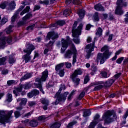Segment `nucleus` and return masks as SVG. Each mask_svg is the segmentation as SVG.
Wrapping results in <instances>:
<instances>
[{
  "label": "nucleus",
  "instance_id": "nucleus-1",
  "mask_svg": "<svg viewBox=\"0 0 128 128\" xmlns=\"http://www.w3.org/2000/svg\"><path fill=\"white\" fill-rule=\"evenodd\" d=\"M14 112V110L10 111H0V122L1 124H8V122H10V118H12V114Z\"/></svg>",
  "mask_w": 128,
  "mask_h": 128
},
{
  "label": "nucleus",
  "instance_id": "nucleus-2",
  "mask_svg": "<svg viewBox=\"0 0 128 128\" xmlns=\"http://www.w3.org/2000/svg\"><path fill=\"white\" fill-rule=\"evenodd\" d=\"M113 115V118H110ZM102 118L104 121V124H110L112 122H114V119L116 118V115L114 114L112 111L108 110L104 113V115L102 116Z\"/></svg>",
  "mask_w": 128,
  "mask_h": 128
},
{
  "label": "nucleus",
  "instance_id": "nucleus-3",
  "mask_svg": "<svg viewBox=\"0 0 128 128\" xmlns=\"http://www.w3.org/2000/svg\"><path fill=\"white\" fill-rule=\"evenodd\" d=\"M48 77V69H46L42 72V76L40 78H37L35 79L34 81L36 82L34 83V86H36L37 88H41L42 86V82H46Z\"/></svg>",
  "mask_w": 128,
  "mask_h": 128
},
{
  "label": "nucleus",
  "instance_id": "nucleus-4",
  "mask_svg": "<svg viewBox=\"0 0 128 128\" xmlns=\"http://www.w3.org/2000/svg\"><path fill=\"white\" fill-rule=\"evenodd\" d=\"M77 26L78 22H74L72 25V30L73 38H76L78 36H80L82 34V28H84V24L82 23L80 24L77 28L76 29Z\"/></svg>",
  "mask_w": 128,
  "mask_h": 128
},
{
  "label": "nucleus",
  "instance_id": "nucleus-5",
  "mask_svg": "<svg viewBox=\"0 0 128 128\" xmlns=\"http://www.w3.org/2000/svg\"><path fill=\"white\" fill-rule=\"evenodd\" d=\"M116 6L115 10V14L118 16H122L124 14V10H122L123 6H126L128 3L126 2H124V0H118L116 2Z\"/></svg>",
  "mask_w": 128,
  "mask_h": 128
},
{
  "label": "nucleus",
  "instance_id": "nucleus-6",
  "mask_svg": "<svg viewBox=\"0 0 128 128\" xmlns=\"http://www.w3.org/2000/svg\"><path fill=\"white\" fill-rule=\"evenodd\" d=\"M85 50L86 52L85 58L87 60H89L90 56L94 54L92 52L94 50V42L87 44L86 46Z\"/></svg>",
  "mask_w": 128,
  "mask_h": 128
},
{
  "label": "nucleus",
  "instance_id": "nucleus-7",
  "mask_svg": "<svg viewBox=\"0 0 128 128\" xmlns=\"http://www.w3.org/2000/svg\"><path fill=\"white\" fill-rule=\"evenodd\" d=\"M78 54V51L76 50V48L74 46V44H72L70 49H68L65 52L64 54V58L70 59L72 58V54Z\"/></svg>",
  "mask_w": 128,
  "mask_h": 128
},
{
  "label": "nucleus",
  "instance_id": "nucleus-8",
  "mask_svg": "<svg viewBox=\"0 0 128 128\" xmlns=\"http://www.w3.org/2000/svg\"><path fill=\"white\" fill-rule=\"evenodd\" d=\"M61 42L62 46L60 50V52L61 54H64V52H66V48H68V44H70L72 42V40H70V36H66V40H64L62 38L61 39Z\"/></svg>",
  "mask_w": 128,
  "mask_h": 128
},
{
  "label": "nucleus",
  "instance_id": "nucleus-9",
  "mask_svg": "<svg viewBox=\"0 0 128 128\" xmlns=\"http://www.w3.org/2000/svg\"><path fill=\"white\" fill-rule=\"evenodd\" d=\"M68 92H65L61 96H56V95L55 94L54 97L56 98V99L55 102H52V104L56 106L57 104H58L60 102H64V100H66V96H68Z\"/></svg>",
  "mask_w": 128,
  "mask_h": 128
},
{
  "label": "nucleus",
  "instance_id": "nucleus-10",
  "mask_svg": "<svg viewBox=\"0 0 128 128\" xmlns=\"http://www.w3.org/2000/svg\"><path fill=\"white\" fill-rule=\"evenodd\" d=\"M110 56L108 55H106V54H104V53L99 52L98 54L96 60L98 62L100 60V64H102L104 63L106 60H108Z\"/></svg>",
  "mask_w": 128,
  "mask_h": 128
},
{
  "label": "nucleus",
  "instance_id": "nucleus-11",
  "mask_svg": "<svg viewBox=\"0 0 128 128\" xmlns=\"http://www.w3.org/2000/svg\"><path fill=\"white\" fill-rule=\"evenodd\" d=\"M104 84V82L102 81L94 82L92 84V86H97L94 87V90L95 91L100 90H102V88H104V86L102 85Z\"/></svg>",
  "mask_w": 128,
  "mask_h": 128
},
{
  "label": "nucleus",
  "instance_id": "nucleus-12",
  "mask_svg": "<svg viewBox=\"0 0 128 128\" xmlns=\"http://www.w3.org/2000/svg\"><path fill=\"white\" fill-rule=\"evenodd\" d=\"M58 38V34L56 32H49L47 34V39L50 40V39L52 40Z\"/></svg>",
  "mask_w": 128,
  "mask_h": 128
},
{
  "label": "nucleus",
  "instance_id": "nucleus-13",
  "mask_svg": "<svg viewBox=\"0 0 128 128\" xmlns=\"http://www.w3.org/2000/svg\"><path fill=\"white\" fill-rule=\"evenodd\" d=\"M41 104H44L43 109L44 110H48V107L50 106V100L46 98H42L40 100Z\"/></svg>",
  "mask_w": 128,
  "mask_h": 128
},
{
  "label": "nucleus",
  "instance_id": "nucleus-14",
  "mask_svg": "<svg viewBox=\"0 0 128 128\" xmlns=\"http://www.w3.org/2000/svg\"><path fill=\"white\" fill-rule=\"evenodd\" d=\"M34 46L32 44H28L26 46V49L24 50V52L26 54H32V52L34 50Z\"/></svg>",
  "mask_w": 128,
  "mask_h": 128
},
{
  "label": "nucleus",
  "instance_id": "nucleus-15",
  "mask_svg": "<svg viewBox=\"0 0 128 128\" xmlns=\"http://www.w3.org/2000/svg\"><path fill=\"white\" fill-rule=\"evenodd\" d=\"M16 2L14 0L11 1L8 4V7L6 8L8 10H14L16 9Z\"/></svg>",
  "mask_w": 128,
  "mask_h": 128
},
{
  "label": "nucleus",
  "instance_id": "nucleus-16",
  "mask_svg": "<svg viewBox=\"0 0 128 128\" xmlns=\"http://www.w3.org/2000/svg\"><path fill=\"white\" fill-rule=\"evenodd\" d=\"M101 52H104L103 54H106L109 56H112V53L110 52V50H108V46L106 45L104 46V47L101 48Z\"/></svg>",
  "mask_w": 128,
  "mask_h": 128
},
{
  "label": "nucleus",
  "instance_id": "nucleus-17",
  "mask_svg": "<svg viewBox=\"0 0 128 128\" xmlns=\"http://www.w3.org/2000/svg\"><path fill=\"white\" fill-rule=\"evenodd\" d=\"M38 94H40V91L37 90H34L28 94L29 98H32V96H36Z\"/></svg>",
  "mask_w": 128,
  "mask_h": 128
},
{
  "label": "nucleus",
  "instance_id": "nucleus-18",
  "mask_svg": "<svg viewBox=\"0 0 128 128\" xmlns=\"http://www.w3.org/2000/svg\"><path fill=\"white\" fill-rule=\"evenodd\" d=\"M108 68H104L102 71H101L100 74L103 78H108L110 76V74H108Z\"/></svg>",
  "mask_w": 128,
  "mask_h": 128
},
{
  "label": "nucleus",
  "instance_id": "nucleus-19",
  "mask_svg": "<svg viewBox=\"0 0 128 128\" xmlns=\"http://www.w3.org/2000/svg\"><path fill=\"white\" fill-rule=\"evenodd\" d=\"M20 102V106H24L26 104V102H28V99H26V98H18L17 99V102Z\"/></svg>",
  "mask_w": 128,
  "mask_h": 128
},
{
  "label": "nucleus",
  "instance_id": "nucleus-20",
  "mask_svg": "<svg viewBox=\"0 0 128 128\" xmlns=\"http://www.w3.org/2000/svg\"><path fill=\"white\" fill-rule=\"evenodd\" d=\"M94 10L98 12H104V8L101 4H98L94 6Z\"/></svg>",
  "mask_w": 128,
  "mask_h": 128
},
{
  "label": "nucleus",
  "instance_id": "nucleus-21",
  "mask_svg": "<svg viewBox=\"0 0 128 128\" xmlns=\"http://www.w3.org/2000/svg\"><path fill=\"white\" fill-rule=\"evenodd\" d=\"M70 78L76 86H78V84H80V78H76V76H70Z\"/></svg>",
  "mask_w": 128,
  "mask_h": 128
},
{
  "label": "nucleus",
  "instance_id": "nucleus-22",
  "mask_svg": "<svg viewBox=\"0 0 128 128\" xmlns=\"http://www.w3.org/2000/svg\"><path fill=\"white\" fill-rule=\"evenodd\" d=\"M82 74V69L79 68L76 70L71 76H80Z\"/></svg>",
  "mask_w": 128,
  "mask_h": 128
},
{
  "label": "nucleus",
  "instance_id": "nucleus-23",
  "mask_svg": "<svg viewBox=\"0 0 128 128\" xmlns=\"http://www.w3.org/2000/svg\"><path fill=\"white\" fill-rule=\"evenodd\" d=\"M32 76V73H27L25 74L24 76L22 77V78L20 79V82H22L23 80H28V78H30Z\"/></svg>",
  "mask_w": 128,
  "mask_h": 128
},
{
  "label": "nucleus",
  "instance_id": "nucleus-24",
  "mask_svg": "<svg viewBox=\"0 0 128 128\" xmlns=\"http://www.w3.org/2000/svg\"><path fill=\"white\" fill-rule=\"evenodd\" d=\"M114 82V80L113 79H110L106 81V82H104V84H103L106 86V88H110V86H112V84Z\"/></svg>",
  "mask_w": 128,
  "mask_h": 128
},
{
  "label": "nucleus",
  "instance_id": "nucleus-25",
  "mask_svg": "<svg viewBox=\"0 0 128 128\" xmlns=\"http://www.w3.org/2000/svg\"><path fill=\"white\" fill-rule=\"evenodd\" d=\"M30 55V54L27 53L23 56L22 58L25 60L26 64L30 62L31 58Z\"/></svg>",
  "mask_w": 128,
  "mask_h": 128
},
{
  "label": "nucleus",
  "instance_id": "nucleus-26",
  "mask_svg": "<svg viewBox=\"0 0 128 128\" xmlns=\"http://www.w3.org/2000/svg\"><path fill=\"white\" fill-rule=\"evenodd\" d=\"M64 63H60V64H58L55 67V70L56 72H60V70H62L64 68Z\"/></svg>",
  "mask_w": 128,
  "mask_h": 128
},
{
  "label": "nucleus",
  "instance_id": "nucleus-27",
  "mask_svg": "<svg viewBox=\"0 0 128 128\" xmlns=\"http://www.w3.org/2000/svg\"><path fill=\"white\" fill-rule=\"evenodd\" d=\"M77 14L79 16L81 20H82L85 14V12L84 10L82 9V10H79L77 11Z\"/></svg>",
  "mask_w": 128,
  "mask_h": 128
},
{
  "label": "nucleus",
  "instance_id": "nucleus-28",
  "mask_svg": "<svg viewBox=\"0 0 128 128\" xmlns=\"http://www.w3.org/2000/svg\"><path fill=\"white\" fill-rule=\"evenodd\" d=\"M6 44V41L5 37L0 38V48H4Z\"/></svg>",
  "mask_w": 128,
  "mask_h": 128
},
{
  "label": "nucleus",
  "instance_id": "nucleus-29",
  "mask_svg": "<svg viewBox=\"0 0 128 128\" xmlns=\"http://www.w3.org/2000/svg\"><path fill=\"white\" fill-rule=\"evenodd\" d=\"M61 126L62 122H56L50 126V128H60Z\"/></svg>",
  "mask_w": 128,
  "mask_h": 128
},
{
  "label": "nucleus",
  "instance_id": "nucleus-30",
  "mask_svg": "<svg viewBox=\"0 0 128 128\" xmlns=\"http://www.w3.org/2000/svg\"><path fill=\"white\" fill-rule=\"evenodd\" d=\"M30 6H26L25 8H24L22 11L20 13V16H24V14H26V12H30Z\"/></svg>",
  "mask_w": 128,
  "mask_h": 128
},
{
  "label": "nucleus",
  "instance_id": "nucleus-31",
  "mask_svg": "<svg viewBox=\"0 0 128 128\" xmlns=\"http://www.w3.org/2000/svg\"><path fill=\"white\" fill-rule=\"evenodd\" d=\"M30 126L36 128V126L38 124V120H33L30 122Z\"/></svg>",
  "mask_w": 128,
  "mask_h": 128
},
{
  "label": "nucleus",
  "instance_id": "nucleus-32",
  "mask_svg": "<svg viewBox=\"0 0 128 128\" xmlns=\"http://www.w3.org/2000/svg\"><path fill=\"white\" fill-rule=\"evenodd\" d=\"M78 124V121L74 120L72 122H71L68 124L67 125V128H72V126H75V124Z\"/></svg>",
  "mask_w": 128,
  "mask_h": 128
},
{
  "label": "nucleus",
  "instance_id": "nucleus-33",
  "mask_svg": "<svg viewBox=\"0 0 128 128\" xmlns=\"http://www.w3.org/2000/svg\"><path fill=\"white\" fill-rule=\"evenodd\" d=\"M96 34L98 36H102V28L99 27L98 28L96 29Z\"/></svg>",
  "mask_w": 128,
  "mask_h": 128
},
{
  "label": "nucleus",
  "instance_id": "nucleus-34",
  "mask_svg": "<svg viewBox=\"0 0 128 128\" xmlns=\"http://www.w3.org/2000/svg\"><path fill=\"white\" fill-rule=\"evenodd\" d=\"M30 18H32V14L31 12H29L22 18V20L26 22V20Z\"/></svg>",
  "mask_w": 128,
  "mask_h": 128
},
{
  "label": "nucleus",
  "instance_id": "nucleus-35",
  "mask_svg": "<svg viewBox=\"0 0 128 128\" xmlns=\"http://www.w3.org/2000/svg\"><path fill=\"white\" fill-rule=\"evenodd\" d=\"M12 28H14V26L10 25L6 29V34H10V32H12Z\"/></svg>",
  "mask_w": 128,
  "mask_h": 128
},
{
  "label": "nucleus",
  "instance_id": "nucleus-36",
  "mask_svg": "<svg viewBox=\"0 0 128 128\" xmlns=\"http://www.w3.org/2000/svg\"><path fill=\"white\" fill-rule=\"evenodd\" d=\"M98 124V122L92 121L88 126V128H94Z\"/></svg>",
  "mask_w": 128,
  "mask_h": 128
},
{
  "label": "nucleus",
  "instance_id": "nucleus-37",
  "mask_svg": "<svg viewBox=\"0 0 128 128\" xmlns=\"http://www.w3.org/2000/svg\"><path fill=\"white\" fill-rule=\"evenodd\" d=\"M6 100L8 102H11L12 100V94H7Z\"/></svg>",
  "mask_w": 128,
  "mask_h": 128
},
{
  "label": "nucleus",
  "instance_id": "nucleus-38",
  "mask_svg": "<svg viewBox=\"0 0 128 128\" xmlns=\"http://www.w3.org/2000/svg\"><path fill=\"white\" fill-rule=\"evenodd\" d=\"M54 44V41L50 40L49 42L46 45V46L48 50H52Z\"/></svg>",
  "mask_w": 128,
  "mask_h": 128
},
{
  "label": "nucleus",
  "instance_id": "nucleus-39",
  "mask_svg": "<svg viewBox=\"0 0 128 128\" xmlns=\"http://www.w3.org/2000/svg\"><path fill=\"white\" fill-rule=\"evenodd\" d=\"M8 58L6 57H2V58H0V66H4L6 62V61Z\"/></svg>",
  "mask_w": 128,
  "mask_h": 128
},
{
  "label": "nucleus",
  "instance_id": "nucleus-40",
  "mask_svg": "<svg viewBox=\"0 0 128 128\" xmlns=\"http://www.w3.org/2000/svg\"><path fill=\"white\" fill-rule=\"evenodd\" d=\"M62 90H66L64 85H62V86L60 88L58 92H57L56 94V96H62L64 94H60V92H62Z\"/></svg>",
  "mask_w": 128,
  "mask_h": 128
},
{
  "label": "nucleus",
  "instance_id": "nucleus-41",
  "mask_svg": "<svg viewBox=\"0 0 128 128\" xmlns=\"http://www.w3.org/2000/svg\"><path fill=\"white\" fill-rule=\"evenodd\" d=\"M64 16H68L72 14V11L70 10V9L68 8L66 9L65 10L64 12Z\"/></svg>",
  "mask_w": 128,
  "mask_h": 128
},
{
  "label": "nucleus",
  "instance_id": "nucleus-42",
  "mask_svg": "<svg viewBox=\"0 0 128 128\" xmlns=\"http://www.w3.org/2000/svg\"><path fill=\"white\" fill-rule=\"evenodd\" d=\"M6 6H8V2H2L0 4V8H2V10H4L6 8Z\"/></svg>",
  "mask_w": 128,
  "mask_h": 128
},
{
  "label": "nucleus",
  "instance_id": "nucleus-43",
  "mask_svg": "<svg viewBox=\"0 0 128 128\" xmlns=\"http://www.w3.org/2000/svg\"><path fill=\"white\" fill-rule=\"evenodd\" d=\"M90 110H86L84 112L83 116L84 118H86V116H90Z\"/></svg>",
  "mask_w": 128,
  "mask_h": 128
},
{
  "label": "nucleus",
  "instance_id": "nucleus-44",
  "mask_svg": "<svg viewBox=\"0 0 128 128\" xmlns=\"http://www.w3.org/2000/svg\"><path fill=\"white\" fill-rule=\"evenodd\" d=\"M100 116L98 114H96L94 118L93 122H100Z\"/></svg>",
  "mask_w": 128,
  "mask_h": 128
},
{
  "label": "nucleus",
  "instance_id": "nucleus-45",
  "mask_svg": "<svg viewBox=\"0 0 128 128\" xmlns=\"http://www.w3.org/2000/svg\"><path fill=\"white\" fill-rule=\"evenodd\" d=\"M14 84H16V80H9L7 81V86H14Z\"/></svg>",
  "mask_w": 128,
  "mask_h": 128
},
{
  "label": "nucleus",
  "instance_id": "nucleus-46",
  "mask_svg": "<svg viewBox=\"0 0 128 128\" xmlns=\"http://www.w3.org/2000/svg\"><path fill=\"white\" fill-rule=\"evenodd\" d=\"M22 86L24 90H28L32 88V85L28 83H26Z\"/></svg>",
  "mask_w": 128,
  "mask_h": 128
},
{
  "label": "nucleus",
  "instance_id": "nucleus-47",
  "mask_svg": "<svg viewBox=\"0 0 128 128\" xmlns=\"http://www.w3.org/2000/svg\"><path fill=\"white\" fill-rule=\"evenodd\" d=\"M9 63H10V64H14V62H16V60H14V56L10 55L9 56Z\"/></svg>",
  "mask_w": 128,
  "mask_h": 128
},
{
  "label": "nucleus",
  "instance_id": "nucleus-48",
  "mask_svg": "<svg viewBox=\"0 0 128 128\" xmlns=\"http://www.w3.org/2000/svg\"><path fill=\"white\" fill-rule=\"evenodd\" d=\"M18 13H16V12H15L14 15L11 18V22H16V18H18Z\"/></svg>",
  "mask_w": 128,
  "mask_h": 128
},
{
  "label": "nucleus",
  "instance_id": "nucleus-49",
  "mask_svg": "<svg viewBox=\"0 0 128 128\" xmlns=\"http://www.w3.org/2000/svg\"><path fill=\"white\" fill-rule=\"evenodd\" d=\"M57 72H58V74H59L60 76L62 78L64 76V68H62V70L58 71Z\"/></svg>",
  "mask_w": 128,
  "mask_h": 128
},
{
  "label": "nucleus",
  "instance_id": "nucleus-50",
  "mask_svg": "<svg viewBox=\"0 0 128 128\" xmlns=\"http://www.w3.org/2000/svg\"><path fill=\"white\" fill-rule=\"evenodd\" d=\"M6 42H8V44H12V37L11 36H9L8 37H5Z\"/></svg>",
  "mask_w": 128,
  "mask_h": 128
},
{
  "label": "nucleus",
  "instance_id": "nucleus-51",
  "mask_svg": "<svg viewBox=\"0 0 128 128\" xmlns=\"http://www.w3.org/2000/svg\"><path fill=\"white\" fill-rule=\"evenodd\" d=\"M56 22L57 24V25L60 26H62L64 24H66V22L64 20H58V21H57Z\"/></svg>",
  "mask_w": 128,
  "mask_h": 128
},
{
  "label": "nucleus",
  "instance_id": "nucleus-52",
  "mask_svg": "<svg viewBox=\"0 0 128 128\" xmlns=\"http://www.w3.org/2000/svg\"><path fill=\"white\" fill-rule=\"evenodd\" d=\"M94 18L96 22L100 20V17L98 16V12H96L94 15Z\"/></svg>",
  "mask_w": 128,
  "mask_h": 128
},
{
  "label": "nucleus",
  "instance_id": "nucleus-53",
  "mask_svg": "<svg viewBox=\"0 0 128 128\" xmlns=\"http://www.w3.org/2000/svg\"><path fill=\"white\" fill-rule=\"evenodd\" d=\"M36 26V25L34 24H33L32 25L28 26L26 28V30H28V32H30L31 30H34V28Z\"/></svg>",
  "mask_w": 128,
  "mask_h": 128
},
{
  "label": "nucleus",
  "instance_id": "nucleus-54",
  "mask_svg": "<svg viewBox=\"0 0 128 128\" xmlns=\"http://www.w3.org/2000/svg\"><path fill=\"white\" fill-rule=\"evenodd\" d=\"M76 91L73 90L71 93L70 94V95L68 97V100H71L72 98V96H74L75 94Z\"/></svg>",
  "mask_w": 128,
  "mask_h": 128
},
{
  "label": "nucleus",
  "instance_id": "nucleus-55",
  "mask_svg": "<svg viewBox=\"0 0 128 128\" xmlns=\"http://www.w3.org/2000/svg\"><path fill=\"white\" fill-rule=\"evenodd\" d=\"M26 24V21L23 20V21H20L18 22L17 26H24V24Z\"/></svg>",
  "mask_w": 128,
  "mask_h": 128
},
{
  "label": "nucleus",
  "instance_id": "nucleus-56",
  "mask_svg": "<svg viewBox=\"0 0 128 128\" xmlns=\"http://www.w3.org/2000/svg\"><path fill=\"white\" fill-rule=\"evenodd\" d=\"M84 94H86V92L84 91L80 94L78 97V99L79 100H82V98L84 96Z\"/></svg>",
  "mask_w": 128,
  "mask_h": 128
},
{
  "label": "nucleus",
  "instance_id": "nucleus-57",
  "mask_svg": "<svg viewBox=\"0 0 128 128\" xmlns=\"http://www.w3.org/2000/svg\"><path fill=\"white\" fill-rule=\"evenodd\" d=\"M24 8V6H20L19 8L16 12L20 14V12H22Z\"/></svg>",
  "mask_w": 128,
  "mask_h": 128
},
{
  "label": "nucleus",
  "instance_id": "nucleus-58",
  "mask_svg": "<svg viewBox=\"0 0 128 128\" xmlns=\"http://www.w3.org/2000/svg\"><path fill=\"white\" fill-rule=\"evenodd\" d=\"M14 114L15 118H20V112L18 111H15L14 112Z\"/></svg>",
  "mask_w": 128,
  "mask_h": 128
},
{
  "label": "nucleus",
  "instance_id": "nucleus-59",
  "mask_svg": "<svg viewBox=\"0 0 128 128\" xmlns=\"http://www.w3.org/2000/svg\"><path fill=\"white\" fill-rule=\"evenodd\" d=\"M76 62V54H74L72 56V64H74Z\"/></svg>",
  "mask_w": 128,
  "mask_h": 128
},
{
  "label": "nucleus",
  "instance_id": "nucleus-60",
  "mask_svg": "<svg viewBox=\"0 0 128 128\" xmlns=\"http://www.w3.org/2000/svg\"><path fill=\"white\" fill-rule=\"evenodd\" d=\"M46 116H41L38 118V120H41V121L46 120Z\"/></svg>",
  "mask_w": 128,
  "mask_h": 128
},
{
  "label": "nucleus",
  "instance_id": "nucleus-61",
  "mask_svg": "<svg viewBox=\"0 0 128 128\" xmlns=\"http://www.w3.org/2000/svg\"><path fill=\"white\" fill-rule=\"evenodd\" d=\"M124 57H121L119 58H118L116 60V62L117 64H122V62L124 60Z\"/></svg>",
  "mask_w": 128,
  "mask_h": 128
},
{
  "label": "nucleus",
  "instance_id": "nucleus-62",
  "mask_svg": "<svg viewBox=\"0 0 128 128\" xmlns=\"http://www.w3.org/2000/svg\"><path fill=\"white\" fill-rule=\"evenodd\" d=\"M90 82V77L86 76L84 78V84H86L87 82Z\"/></svg>",
  "mask_w": 128,
  "mask_h": 128
},
{
  "label": "nucleus",
  "instance_id": "nucleus-63",
  "mask_svg": "<svg viewBox=\"0 0 128 128\" xmlns=\"http://www.w3.org/2000/svg\"><path fill=\"white\" fill-rule=\"evenodd\" d=\"M72 2L74 4H76L77 6H80V0H74Z\"/></svg>",
  "mask_w": 128,
  "mask_h": 128
},
{
  "label": "nucleus",
  "instance_id": "nucleus-64",
  "mask_svg": "<svg viewBox=\"0 0 128 128\" xmlns=\"http://www.w3.org/2000/svg\"><path fill=\"white\" fill-rule=\"evenodd\" d=\"M1 74L4 75L8 74V69H4L2 70Z\"/></svg>",
  "mask_w": 128,
  "mask_h": 128
}]
</instances>
